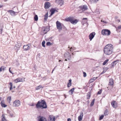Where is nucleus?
<instances>
[{"label":"nucleus","instance_id":"59","mask_svg":"<svg viewBox=\"0 0 121 121\" xmlns=\"http://www.w3.org/2000/svg\"><path fill=\"white\" fill-rule=\"evenodd\" d=\"M15 88V86H13V89Z\"/></svg>","mask_w":121,"mask_h":121},{"label":"nucleus","instance_id":"40","mask_svg":"<svg viewBox=\"0 0 121 121\" xmlns=\"http://www.w3.org/2000/svg\"><path fill=\"white\" fill-rule=\"evenodd\" d=\"M87 99L90 98V95L89 94H87Z\"/></svg>","mask_w":121,"mask_h":121},{"label":"nucleus","instance_id":"57","mask_svg":"<svg viewBox=\"0 0 121 121\" xmlns=\"http://www.w3.org/2000/svg\"><path fill=\"white\" fill-rule=\"evenodd\" d=\"M2 71V69L1 67L0 68V72H1Z\"/></svg>","mask_w":121,"mask_h":121},{"label":"nucleus","instance_id":"18","mask_svg":"<svg viewBox=\"0 0 121 121\" xmlns=\"http://www.w3.org/2000/svg\"><path fill=\"white\" fill-rule=\"evenodd\" d=\"M8 12H10V14L12 16H14L16 15L15 14L16 13L12 10H9Z\"/></svg>","mask_w":121,"mask_h":121},{"label":"nucleus","instance_id":"1","mask_svg":"<svg viewBox=\"0 0 121 121\" xmlns=\"http://www.w3.org/2000/svg\"><path fill=\"white\" fill-rule=\"evenodd\" d=\"M113 46L111 44L106 45L104 49V53L107 55H110L112 54L113 51Z\"/></svg>","mask_w":121,"mask_h":121},{"label":"nucleus","instance_id":"13","mask_svg":"<svg viewBox=\"0 0 121 121\" xmlns=\"http://www.w3.org/2000/svg\"><path fill=\"white\" fill-rule=\"evenodd\" d=\"M45 8L46 9H47L49 8L51 6V4L49 2H45L44 4Z\"/></svg>","mask_w":121,"mask_h":121},{"label":"nucleus","instance_id":"63","mask_svg":"<svg viewBox=\"0 0 121 121\" xmlns=\"http://www.w3.org/2000/svg\"><path fill=\"white\" fill-rule=\"evenodd\" d=\"M65 60L66 61H67V60L66 59H65Z\"/></svg>","mask_w":121,"mask_h":121},{"label":"nucleus","instance_id":"21","mask_svg":"<svg viewBox=\"0 0 121 121\" xmlns=\"http://www.w3.org/2000/svg\"><path fill=\"white\" fill-rule=\"evenodd\" d=\"M21 46V45H20V44H16V45L14 47V48L15 49H17L18 48H20Z\"/></svg>","mask_w":121,"mask_h":121},{"label":"nucleus","instance_id":"64","mask_svg":"<svg viewBox=\"0 0 121 121\" xmlns=\"http://www.w3.org/2000/svg\"><path fill=\"white\" fill-rule=\"evenodd\" d=\"M54 69H53L52 70V71H54Z\"/></svg>","mask_w":121,"mask_h":121},{"label":"nucleus","instance_id":"46","mask_svg":"<svg viewBox=\"0 0 121 121\" xmlns=\"http://www.w3.org/2000/svg\"><path fill=\"white\" fill-rule=\"evenodd\" d=\"M105 72L106 71H105L104 70L103 71V72L100 74V75L101 74H102L105 73Z\"/></svg>","mask_w":121,"mask_h":121},{"label":"nucleus","instance_id":"61","mask_svg":"<svg viewBox=\"0 0 121 121\" xmlns=\"http://www.w3.org/2000/svg\"><path fill=\"white\" fill-rule=\"evenodd\" d=\"M72 49L73 50H74L75 49V48L74 47V48H72Z\"/></svg>","mask_w":121,"mask_h":121},{"label":"nucleus","instance_id":"60","mask_svg":"<svg viewBox=\"0 0 121 121\" xmlns=\"http://www.w3.org/2000/svg\"><path fill=\"white\" fill-rule=\"evenodd\" d=\"M90 39V41H91L92 40V39H93V38H89Z\"/></svg>","mask_w":121,"mask_h":121},{"label":"nucleus","instance_id":"29","mask_svg":"<svg viewBox=\"0 0 121 121\" xmlns=\"http://www.w3.org/2000/svg\"><path fill=\"white\" fill-rule=\"evenodd\" d=\"M1 106L2 107H5L7 106V105L5 104L4 103H3V101H2L1 103Z\"/></svg>","mask_w":121,"mask_h":121},{"label":"nucleus","instance_id":"11","mask_svg":"<svg viewBox=\"0 0 121 121\" xmlns=\"http://www.w3.org/2000/svg\"><path fill=\"white\" fill-rule=\"evenodd\" d=\"M30 44L29 43L27 45H24L23 47V49L24 51H27L30 49Z\"/></svg>","mask_w":121,"mask_h":121},{"label":"nucleus","instance_id":"38","mask_svg":"<svg viewBox=\"0 0 121 121\" xmlns=\"http://www.w3.org/2000/svg\"><path fill=\"white\" fill-rule=\"evenodd\" d=\"M105 115H106L108 114L107 110H106L104 113Z\"/></svg>","mask_w":121,"mask_h":121},{"label":"nucleus","instance_id":"55","mask_svg":"<svg viewBox=\"0 0 121 121\" xmlns=\"http://www.w3.org/2000/svg\"><path fill=\"white\" fill-rule=\"evenodd\" d=\"M10 69H11L10 68H9V72H10V73H12V72H11V70H10Z\"/></svg>","mask_w":121,"mask_h":121},{"label":"nucleus","instance_id":"39","mask_svg":"<svg viewBox=\"0 0 121 121\" xmlns=\"http://www.w3.org/2000/svg\"><path fill=\"white\" fill-rule=\"evenodd\" d=\"M8 99L9 102L10 103L11 101V98L10 97H9L8 98Z\"/></svg>","mask_w":121,"mask_h":121},{"label":"nucleus","instance_id":"24","mask_svg":"<svg viewBox=\"0 0 121 121\" xmlns=\"http://www.w3.org/2000/svg\"><path fill=\"white\" fill-rule=\"evenodd\" d=\"M71 81L72 80L71 79L69 80V82L67 84V87H69L71 86L72 84Z\"/></svg>","mask_w":121,"mask_h":121},{"label":"nucleus","instance_id":"50","mask_svg":"<svg viewBox=\"0 0 121 121\" xmlns=\"http://www.w3.org/2000/svg\"><path fill=\"white\" fill-rule=\"evenodd\" d=\"M93 80V78H91V79L90 80V82H93L94 81V80Z\"/></svg>","mask_w":121,"mask_h":121},{"label":"nucleus","instance_id":"53","mask_svg":"<svg viewBox=\"0 0 121 121\" xmlns=\"http://www.w3.org/2000/svg\"><path fill=\"white\" fill-rule=\"evenodd\" d=\"M87 20V18H83V19H82V20Z\"/></svg>","mask_w":121,"mask_h":121},{"label":"nucleus","instance_id":"9","mask_svg":"<svg viewBox=\"0 0 121 121\" xmlns=\"http://www.w3.org/2000/svg\"><path fill=\"white\" fill-rule=\"evenodd\" d=\"M56 120L55 117L52 115H49L48 118V121H55Z\"/></svg>","mask_w":121,"mask_h":121},{"label":"nucleus","instance_id":"7","mask_svg":"<svg viewBox=\"0 0 121 121\" xmlns=\"http://www.w3.org/2000/svg\"><path fill=\"white\" fill-rule=\"evenodd\" d=\"M21 102L19 100H16L13 102V106L15 107H19L20 105Z\"/></svg>","mask_w":121,"mask_h":121},{"label":"nucleus","instance_id":"4","mask_svg":"<svg viewBox=\"0 0 121 121\" xmlns=\"http://www.w3.org/2000/svg\"><path fill=\"white\" fill-rule=\"evenodd\" d=\"M50 29V27L48 26L44 27L42 28V30L41 32V34L43 35L46 34L47 33L49 30Z\"/></svg>","mask_w":121,"mask_h":121},{"label":"nucleus","instance_id":"58","mask_svg":"<svg viewBox=\"0 0 121 121\" xmlns=\"http://www.w3.org/2000/svg\"><path fill=\"white\" fill-rule=\"evenodd\" d=\"M72 48H73L72 47H71V48H70V51H71V50L72 49Z\"/></svg>","mask_w":121,"mask_h":121},{"label":"nucleus","instance_id":"33","mask_svg":"<svg viewBox=\"0 0 121 121\" xmlns=\"http://www.w3.org/2000/svg\"><path fill=\"white\" fill-rule=\"evenodd\" d=\"M38 17L37 15H35L34 17V19L35 21H37L38 20Z\"/></svg>","mask_w":121,"mask_h":121},{"label":"nucleus","instance_id":"49","mask_svg":"<svg viewBox=\"0 0 121 121\" xmlns=\"http://www.w3.org/2000/svg\"><path fill=\"white\" fill-rule=\"evenodd\" d=\"M117 28L118 29H121V25H120L119 26H118V27Z\"/></svg>","mask_w":121,"mask_h":121},{"label":"nucleus","instance_id":"26","mask_svg":"<svg viewBox=\"0 0 121 121\" xmlns=\"http://www.w3.org/2000/svg\"><path fill=\"white\" fill-rule=\"evenodd\" d=\"M99 0H90V1L91 3H96Z\"/></svg>","mask_w":121,"mask_h":121},{"label":"nucleus","instance_id":"43","mask_svg":"<svg viewBox=\"0 0 121 121\" xmlns=\"http://www.w3.org/2000/svg\"><path fill=\"white\" fill-rule=\"evenodd\" d=\"M101 93V90H100L97 93V94H100Z\"/></svg>","mask_w":121,"mask_h":121},{"label":"nucleus","instance_id":"12","mask_svg":"<svg viewBox=\"0 0 121 121\" xmlns=\"http://www.w3.org/2000/svg\"><path fill=\"white\" fill-rule=\"evenodd\" d=\"M64 56L66 58L70 60L71 58V55L70 53L67 52L65 53L64 54Z\"/></svg>","mask_w":121,"mask_h":121},{"label":"nucleus","instance_id":"37","mask_svg":"<svg viewBox=\"0 0 121 121\" xmlns=\"http://www.w3.org/2000/svg\"><path fill=\"white\" fill-rule=\"evenodd\" d=\"M104 117V116L103 115H102L101 116L99 117V120H101L103 119Z\"/></svg>","mask_w":121,"mask_h":121},{"label":"nucleus","instance_id":"34","mask_svg":"<svg viewBox=\"0 0 121 121\" xmlns=\"http://www.w3.org/2000/svg\"><path fill=\"white\" fill-rule=\"evenodd\" d=\"M95 101V99H94L91 103V104H90V106H92L94 104V102Z\"/></svg>","mask_w":121,"mask_h":121},{"label":"nucleus","instance_id":"3","mask_svg":"<svg viewBox=\"0 0 121 121\" xmlns=\"http://www.w3.org/2000/svg\"><path fill=\"white\" fill-rule=\"evenodd\" d=\"M65 20L67 21L70 22L71 23L73 24H76L78 22V20L77 19L75 20H73V17H69L67 18H66L65 19Z\"/></svg>","mask_w":121,"mask_h":121},{"label":"nucleus","instance_id":"62","mask_svg":"<svg viewBox=\"0 0 121 121\" xmlns=\"http://www.w3.org/2000/svg\"><path fill=\"white\" fill-rule=\"evenodd\" d=\"M56 67V66L54 68V69H55V68Z\"/></svg>","mask_w":121,"mask_h":121},{"label":"nucleus","instance_id":"30","mask_svg":"<svg viewBox=\"0 0 121 121\" xmlns=\"http://www.w3.org/2000/svg\"><path fill=\"white\" fill-rule=\"evenodd\" d=\"M108 59H106V60H105L103 63V65H105L108 62Z\"/></svg>","mask_w":121,"mask_h":121},{"label":"nucleus","instance_id":"32","mask_svg":"<svg viewBox=\"0 0 121 121\" xmlns=\"http://www.w3.org/2000/svg\"><path fill=\"white\" fill-rule=\"evenodd\" d=\"M45 41H43L42 43V46L44 47H45Z\"/></svg>","mask_w":121,"mask_h":121},{"label":"nucleus","instance_id":"15","mask_svg":"<svg viewBox=\"0 0 121 121\" xmlns=\"http://www.w3.org/2000/svg\"><path fill=\"white\" fill-rule=\"evenodd\" d=\"M56 2L61 6L64 4V2L63 0H56Z\"/></svg>","mask_w":121,"mask_h":121},{"label":"nucleus","instance_id":"10","mask_svg":"<svg viewBox=\"0 0 121 121\" xmlns=\"http://www.w3.org/2000/svg\"><path fill=\"white\" fill-rule=\"evenodd\" d=\"M38 121H47V120L46 118L44 117L40 116L37 117Z\"/></svg>","mask_w":121,"mask_h":121},{"label":"nucleus","instance_id":"44","mask_svg":"<svg viewBox=\"0 0 121 121\" xmlns=\"http://www.w3.org/2000/svg\"><path fill=\"white\" fill-rule=\"evenodd\" d=\"M83 73V76L84 77H86V73L85 72H84Z\"/></svg>","mask_w":121,"mask_h":121},{"label":"nucleus","instance_id":"41","mask_svg":"<svg viewBox=\"0 0 121 121\" xmlns=\"http://www.w3.org/2000/svg\"><path fill=\"white\" fill-rule=\"evenodd\" d=\"M3 29L1 27H0V34H1L2 32Z\"/></svg>","mask_w":121,"mask_h":121},{"label":"nucleus","instance_id":"8","mask_svg":"<svg viewBox=\"0 0 121 121\" xmlns=\"http://www.w3.org/2000/svg\"><path fill=\"white\" fill-rule=\"evenodd\" d=\"M57 29L60 30H61L62 29V27L60 23L58 21H56V22Z\"/></svg>","mask_w":121,"mask_h":121},{"label":"nucleus","instance_id":"28","mask_svg":"<svg viewBox=\"0 0 121 121\" xmlns=\"http://www.w3.org/2000/svg\"><path fill=\"white\" fill-rule=\"evenodd\" d=\"M48 17V13H47L45 15V17L44 19V20L47 21Z\"/></svg>","mask_w":121,"mask_h":121},{"label":"nucleus","instance_id":"17","mask_svg":"<svg viewBox=\"0 0 121 121\" xmlns=\"http://www.w3.org/2000/svg\"><path fill=\"white\" fill-rule=\"evenodd\" d=\"M111 104L113 107L114 108H116L117 106V102L116 101H113L112 102Z\"/></svg>","mask_w":121,"mask_h":121},{"label":"nucleus","instance_id":"51","mask_svg":"<svg viewBox=\"0 0 121 121\" xmlns=\"http://www.w3.org/2000/svg\"><path fill=\"white\" fill-rule=\"evenodd\" d=\"M102 21L104 23H107V22L106 21Z\"/></svg>","mask_w":121,"mask_h":121},{"label":"nucleus","instance_id":"35","mask_svg":"<svg viewBox=\"0 0 121 121\" xmlns=\"http://www.w3.org/2000/svg\"><path fill=\"white\" fill-rule=\"evenodd\" d=\"M9 84L10 86V90H11L13 89V84L12 82H10L9 83Z\"/></svg>","mask_w":121,"mask_h":121},{"label":"nucleus","instance_id":"56","mask_svg":"<svg viewBox=\"0 0 121 121\" xmlns=\"http://www.w3.org/2000/svg\"><path fill=\"white\" fill-rule=\"evenodd\" d=\"M3 6V5H0V8H1Z\"/></svg>","mask_w":121,"mask_h":121},{"label":"nucleus","instance_id":"16","mask_svg":"<svg viewBox=\"0 0 121 121\" xmlns=\"http://www.w3.org/2000/svg\"><path fill=\"white\" fill-rule=\"evenodd\" d=\"M83 114L82 112L80 113V115L78 117V119L79 121H81L82 119Z\"/></svg>","mask_w":121,"mask_h":121},{"label":"nucleus","instance_id":"20","mask_svg":"<svg viewBox=\"0 0 121 121\" xmlns=\"http://www.w3.org/2000/svg\"><path fill=\"white\" fill-rule=\"evenodd\" d=\"M95 34V32H93L91 33L89 35V38H94Z\"/></svg>","mask_w":121,"mask_h":121},{"label":"nucleus","instance_id":"5","mask_svg":"<svg viewBox=\"0 0 121 121\" xmlns=\"http://www.w3.org/2000/svg\"><path fill=\"white\" fill-rule=\"evenodd\" d=\"M79 10V12L81 13L85 10H87V7L86 5H84L82 6H80L78 7Z\"/></svg>","mask_w":121,"mask_h":121},{"label":"nucleus","instance_id":"27","mask_svg":"<svg viewBox=\"0 0 121 121\" xmlns=\"http://www.w3.org/2000/svg\"><path fill=\"white\" fill-rule=\"evenodd\" d=\"M118 61V60H116V61H113V62L111 64V65H112V66H113L114 65H115L117 64L116 62H117V61Z\"/></svg>","mask_w":121,"mask_h":121},{"label":"nucleus","instance_id":"36","mask_svg":"<svg viewBox=\"0 0 121 121\" xmlns=\"http://www.w3.org/2000/svg\"><path fill=\"white\" fill-rule=\"evenodd\" d=\"M52 43H51L50 42H48L46 43V45L48 46H50L52 45Z\"/></svg>","mask_w":121,"mask_h":121},{"label":"nucleus","instance_id":"48","mask_svg":"<svg viewBox=\"0 0 121 121\" xmlns=\"http://www.w3.org/2000/svg\"><path fill=\"white\" fill-rule=\"evenodd\" d=\"M108 67H106L104 69V70L105 71H106V72L107 70L108 69Z\"/></svg>","mask_w":121,"mask_h":121},{"label":"nucleus","instance_id":"47","mask_svg":"<svg viewBox=\"0 0 121 121\" xmlns=\"http://www.w3.org/2000/svg\"><path fill=\"white\" fill-rule=\"evenodd\" d=\"M97 78V77H93L92 78L93 79V80L94 81L95 80H96Z\"/></svg>","mask_w":121,"mask_h":121},{"label":"nucleus","instance_id":"2","mask_svg":"<svg viewBox=\"0 0 121 121\" xmlns=\"http://www.w3.org/2000/svg\"><path fill=\"white\" fill-rule=\"evenodd\" d=\"M37 108H39V107H42L43 108H46L47 106L45 101L43 100H41L38 101L36 105Z\"/></svg>","mask_w":121,"mask_h":121},{"label":"nucleus","instance_id":"31","mask_svg":"<svg viewBox=\"0 0 121 121\" xmlns=\"http://www.w3.org/2000/svg\"><path fill=\"white\" fill-rule=\"evenodd\" d=\"M18 79L19 82H22L24 81V79H23V78H18Z\"/></svg>","mask_w":121,"mask_h":121},{"label":"nucleus","instance_id":"54","mask_svg":"<svg viewBox=\"0 0 121 121\" xmlns=\"http://www.w3.org/2000/svg\"><path fill=\"white\" fill-rule=\"evenodd\" d=\"M67 121H71V119L70 118H68L67 119Z\"/></svg>","mask_w":121,"mask_h":121},{"label":"nucleus","instance_id":"19","mask_svg":"<svg viewBox=\"0 0 121 121\" xmlns=\"http://www.w3.org/2000/svg\"><path fill=\"white\" fill-rule=\"evenodd\" d=\"M114 83L113 80L112 78H110L109 80V85L112 86Z\"/></svg>","mask_w":121,"mask_h":121},{"label":"nucleus","instance_id":"14","mask_svg":"<svg viewBox=\"0 0 121 121\" xmlns=\"http://www.w3.org/2000/svg\"><path fill=\"white\" fill-rule=\"evenodd\" d=\"M55 11L58 12V11L56 10V9L55 8H52L50 10V12H51L50 15L49 17L55 13Z\"/></svg>","mask_w":121,"mask_h":121},{"label":"nucleus","instance_id":"22","mask_svg":"<svg viewBox=\"0 0 121 121\" xmlns=\"http://www.w3.org/2000/svg\"><path fill=\"white\" fill-rule=\"evenodd\" d=\"M2 121H7L6 119L5 118V115L4 114H2Z\"/></svg>","mask_w":121,"mask_h":121},{"label":"nucleus","instance_id":"25","mask_svg":"<svg viewBox=\"0 0 121 121\" xmlns=\"http://www.w3.org/2000/svg\"><path fill=\"white\" fill-rule=\"evenodd\" d=\"M43 86H42L41 85H39L35 87V89L36 90H38L40 89L41 88H43Z\"/></svg>","mask_w":121,"mask_h":121},{"label":"nucleus","instance_id":"42","mask_svg":"<svg viewBox=\"0 0 121 121\" xmlns=\"http://www.w3.org/2000/svg\"><path fill=\"white\" fill-rule=\"evenodd\" d=\"M14 82L16 83H17L18 82H19L18 78L15 80H14Z\"/></svg>","mask_w":121,"mask_h":121},{"label":"nucleus","instance_id":"6","mask_svg":"<svg viewBox=\"0 0 121 121\" xmlns=\"http://www.w3.org/2000/svg\"><path fill=\"white\" fill-rule=\"evenodd\" d=\"M102 34L104 35L108 36L111 33L110 30L108 29H104L101 31Z\"/></svg>","mask_w":121,"mask_h":121},{"label":"nucleus","instance_id":"45","mask_svg":"<svg viewBox=\"0 0 121 121\" xmlns=\"http://www.w3.org/2000/svg\"><path fill=\"white\" fill-rule=\"evenodd\" d=\"M22 43V42L21 41L20 42L19 41H18L17 42V44H20V45H21Z\"/></svg>","mask_w":121,"mask_h":121},{"label":"nucleus","instance_id":"52","mask_svg":"<svg viewBox=\"0 0 121 121\" xmlns=\"http://www.w3.org/2000/svg\"><path fill=\"white\" fill-rule=\"evenodd\" d=\"M10 116L11 117H12L13 116V114L12 113H10Z\"/></svg>","mask_w":121,"mask_h":121},{"label":"nucleus","instance_id":"23","mask_svg":"<svg viewBox=\"0 0 121 121\" xmlns=\"http://www.w3.org/2000/svg\"><path fill=\"white\" fill-rule=\"evenodd\" d=\"M74 88H72L69 91V93L71 95H72L73 93V92L74 91Z\"/></svg>","mask_w":121,"mask_h":121}]
</instances>
